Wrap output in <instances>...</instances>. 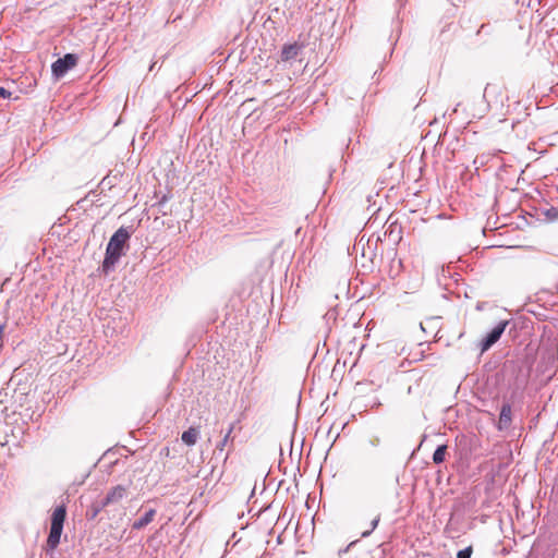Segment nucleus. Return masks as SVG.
<instances>
[{
    "mask_svg": "<svg viewBox=\"0 0 558 558\" xmlns=\"http://www.w3.org/2000/svg\"><path fill=\"white\" fill-rule=\"evenodd\" d=\"M509 325V320L499 322L482 340L481 351L485 352L490 349L501 337L506 327Z\"/></svg>",
    "mask_w": 558,
    "mask_h": 558,
    "instance_id": "obj_4",
    "label": "nucleus"
},
{
    "mask_svg": "<svg viewBox=\"0 0 558 558\" xmlns=\"http://www.w3.org/2000/svg\"><path fill=\"white\" fill-rule=\"evenodd\" d=\"M66 510L64 506L57 507L51 515V526L47 538V550H54L61 538Z\"/></svg>",
    "mask_w": 558,
    "mask_h": 558,
    "instance_id": "obj_2",
    "label": "nucleus"
},
{
    "mask_svg": "<svg viewBox=\"0 0 558 558\" xmlns=\"http://www.w3.org/2000/svg\"><path fill=\"white\" fill-rule=\"evenodd\" d=\"M234 429V424H231L228 428L227 433L225 434L223 438L217 444V450L222 451L230 440L231 434Z\"/></svg>",
    "mask_w": 558,
    "mask_h": 558,
    "instance_id": "obj_11",
    "label": "nucleus"
},
{
    "mask_svg": "<svg viewBox=\"0 0 558 558\" xmlns=\"http://www.w3.org/2000/svg\"><path fill=\"white\" fill-rule=\"evenodd\" d=\"M379 520H380L379 515H378V517H376V518L372 521V523H371V530L364 531V532L362 533V537H367V536H369V535H371V533H372V532L376 529V526L378 525Z\"/></svg>",
    "mask_w": 558,
    "mask_h": 558,
    "instance_id": "obj_12",
    "label": "nucleus"
},
{
    "mask_svg": "<svg viewBox=\"0 0 558 558\" xmlns=\"http://www.w3.org/2000/svg\"><path fill=\"white\" fill-rule=\"evenodd\" d=\"M128 488L123 485H117L112 487L100 501V508H105L110 505H116L126 497Z\"/></svg>",
    "mask_w": 558,
    "mask_h": 558,
    "instance_id": "obj_6",
    "label": "nucleus"
},
{
    "mask_svg": "<svg viewBox=\"0 0 558 558\" xmlns=\"http://www.w3.org/2000/svg\"><path fill=\"white\" fill-rule=\"evenodd\" d=\"M471 555H472V548L466 547V548L458 551L457 558H471Z\"/></svg>",
    "mask_w": 558,
    "mask_h": 558,
    "instance_id": "obj_13",
    "label": "nucleus"
},
{
    "mask_svg": "<svg viewBox=\"0 0 558 558\" xmlns=\"http://www.w3.org/2000/svg\"><path fill=\"white\" fill-rule=\"evenodd\" d=\"M511 405L510 403H504L499 414L498 428L505 429L508 428L511 424Z\"/></svg>",
    "mask_w": 558,
    "mask_h": 558,
    "instance_id": "obj_7",
    "label": "nucleus"
},
{
    "mask_svg": "<svg viewBox=\"0 0 558 558\" xmlns=\"http://www.w3.org/2000/svg\"><path fill=\"white\" fill-rule=\"evenodd\" d=\"M11 96V93L4 87H0V97L8 98Z\"/></svg>",
    "mask_w": 558,
    "mask_h": 558,
    "instance_id": "obj_14",
    "label": "nucleus"
},
{
    "mask_svg": "<svg viewBox=\"0 0 558 558\" xmlns=\"http://www.w3.org/2000/svg\"><path fill=\"white\" fill-rule=\"evenodd\" d=\"M102 508H100V501L97 504V506L95 507V509L93 510V515L92 518H95L97 515V513L101 510Z\"/></svg>",
    "mask_w": 558,
    "mask_h": 558,
    "instance_id": "obj_15",
    "label": "nucleus"
},
{
    "mask_svg": "<svg viewBox=\"0 0 558 558\" xmlns=\"http://www.w3.org/2000/svg\"><path fill=\"white\" fill-rule=\"evenodd\" d=\"M303 48L304 45L296 41L283 45L280 52L279 62L284 64H292V62L295 61L299 54L302 52Z\"/></svg>",
    "mask_w": 558,
    "mask_h": 558,
    "instance_id": "obj_5",
    "label": "nucleus"
},
{
    "mask_svg": "<svg viewBox=\"0 0 558 558\" xmlns=\"http://www.w3.org/2000/svg\"><path fill=\"white\" fill-rule=\"evenodd\" d=\"M130 232L124 228H119L110 238L107 248L105 259L102 262V270L108 274L113 269L116 264L119 262L120 257L123 254V248L130 239Z\"/></svg>",
    "mask_w": 558,
    "mask_h": 558,
    "instance_id": "obj_1",
    "label": "nucleus"
},
{
    "mask_svg": "<svg viewBox=\"0 0 558 558\" xmlns=\"http://www.w3.org/2000/svg\"><path fill=\"white\" fill-rule=\"evenodd\" d=\"M446 450H447L446 445H441L436 448V450L434 451V454H433V462L435 464H439V463L444 462L445 456H446Z\"/></svg>",
    "mask_w": 558,
    "mask_h": 558,
    "instance_id": "obj_10",
    "label": "nucleus"
},
{
    "mask_svg": "<svg viewBox=\"0 0 558 558\" xmlns=\"http://www.w3.org/2000/svg\"><path fill=\"white\" fill-rule=\"evenodd\" d=\"M155 514L156 511L154 509H149L147 512L144 513L143 517L133 522L132 527L134 530H141L145 527L154 520Z\"/></svg>",
    "mask_w": 558,
    "mask_h": 558,
    "instance_id": "obj_8",
    "label": "nucleus"
},
{
    "mask_svg": "<svg viewBox=\"0 0 558 558\" xmlns=\"http://www.w3.org/2000/svg\"><path fill=\"white\" fill-rule=\"evenodd\" d=\"M77 63V57L73 53H66L51 64V72L56 78L63 77L69 70Z\"/></svg>",
    "mask_w": 558,
    "mask_h": 558,
    "instance_id": "obj_3",
    "label": "nucleus"
},
{
    "mask_svg": "<svg viewBox=\"0 0 558 558\" xmlns=\"http://www.w3.org/2000/svg\"><path fill=\"white\" fill-rule=\"evenodd\" d=\"M199 437V430L195 427H190L182 434V441L187 446H194Z\"/></svg>",
    "mask_w": 558,
    "mask_h": 558,
    "instance_id": "obj_9",
    "label": "nucleus"
}]
</instances>
